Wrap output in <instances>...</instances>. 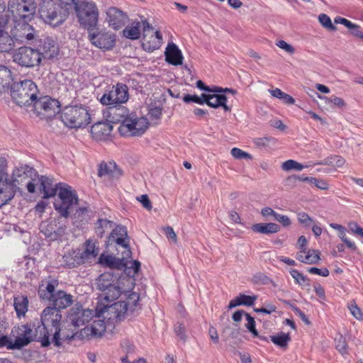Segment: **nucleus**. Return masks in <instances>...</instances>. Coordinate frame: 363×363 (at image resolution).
I'll use <instances>...</instances> for the list:
<instances>
[{
  "label": "nucleus",
  "mask_w": 363,
  "mask_h": 363,
  "mask_svg": "<svg viewBox=\"0 0 363 363\" xmlns=\"http://www.w3.org/2000/svg\"><path fill=\"white\" fill-rule=\"evenodd\" d=\"M113 225V222L108 219L99 218L96 223L95 232L98 236L101 238L106 232L112 229Z\"/></svg>",
  "instance_id": "nucleus-43"
},
{
  "label": "nucleus",
  "mask_w": 363,
  "mask_h": 363,
  "mask_svg": "<svg viewBox=\"0 0 363 363\" xmlns=\"http://www.w3.org/2000/svg\"><path fill=\"white\" fill-rule=\"evenodd\" d=\"M62 315L60 311L55 308H45L41 314L40 320H36L33 326V340L40 341L43 347H48L50 344V337L52 336V341L55 346L60 347L61 341L72 339L75 333L67 330L60 327Z\"/></svg>",
  "instance_id": "nucleus-1"
},
{
  "label": "nucleus",
  "mask_w": 363,
  "mask_h": 363,
  "mask_svg": "<svg viewBox=\"0 0 363 363\" xmlns=\"http://www.w3.org/2000/svg\"><path fill=\"white\" fill-rule=\"evenodd\" d=\"M28 20H18L14 21L15 26L13 30L14 38L20 41L32 40L35 38V31L34 28L27 23Z\"/></svg>",
  "instance_id": "nucleus-19"
},
{
  "label": "nucleus",
  "mask_w": 363,
  "mask_h": 363,
  "mask_svg": "<svg viewBox=\"0 0 363 363\" xmlns=\"http://www.w3.org/2000/svg\"><path fill=\"white\" fill-rule=\"evenodd\" d=\"M311 184L314 185L319 189L325 190L328 189V184L325 180L318 179L315 177H312V179H311Z\"/></svg>",
  "instance_id": "nucleus-64"
},
{
  "label": "nucleus",
  "mask_w": 363,
  "mask_h": 363,
  "mask_svg": "<svg viewBox=\"0 0 363 363\" xmlns=\"http://www.w3.org/2000/svg\"><path fill=\"white\" fill-rule=\"evenodd\" d=\"M276 45L289 54H293L295 52L294 47L283 40L277 41Z\"/></svg>",
  "instance_id": "nucleus-62"
},
{
  "label": "nucleus",
  "mask_w": 363,
  "mask_h": 363,
  "mask_svg": "<svg viewBox=\"0 0 363 363\" xmlns=\"http://www.w3.org/2000/svg\"><path fill=\"white\" fill-rule=\"evenodd\" d=\"M36 11V4L33 0H9L8 12L13 18V21L30 20Z\"/></svg>",
  "instance_id": "nucleus-7"
},
{
  "label": "nucleus",
  "mask_w": 363,
  "mask_h": 363,
  "mask_svg": "<svg viewBox=\"0 0 363 363\" xmlns=\"http://www.w3.org/2000/svg\"><path fill=\"white\" fill-rule=\"evenodd\" d=\"M106 21L113 30H119L129 21L128 16L116 7H110L106 12Z\"/></svg>",
  "instance_id": "nucleus-17"
},
{
  "label": "nucleus",
  "mask_w": 363,
  "mask_h": 363,
  "mask_svg": "<svg viewBox=\"0 0 363 363\" xmlns=\"http://www.w3.org/2000/svg\"><path fill=\"white\" fill-rule=\"evenodd\" d=\"M148 125L149 122L146 118H138L134 113H131L123 123L121 124L118 130L121 135L124 136L140 135L145 133Z\"/></svg>",
  "instance_id": "nucleus-11"
},
{
  "label": "nucleus",
  "mask_w": 363,
  "mask_h": 363,
  "mask_svg": "<svg viewBox=\"0 0 363 363\" xmlns=\"http://www.w3.org/2000/svg\"><path fill=\"white\" fill-rule=\"evenodd\" d=\"M52 7L49 9L41 8L40 15L45 22L52 26H57L62 24L66 19L65 12H62V9L59 6L52 4Z\"/></svg>",
  "instance_id": "nucleus-18"
},
{
  "label": "nucleus",
  "mask_w": 363,
  "mask_h": 363,
  "mask_svg": "<svg viewBox=\"0 0 363 363\" xmlns=\"http://www.w3.org/2000/svg\"><path fill=\"white\" fill-rule=\"evenodd\" d=\"M256 300V296H250L245 294H240L235 298L231 300L228 305V308L231 309L238 306H252L254 304L255 301Z\"/></svg>",
  "instance_id": "nucleus-41"
},
{
  "label": "nucleus",
  "mask_w": 363,
  "mask_h": 363,
  "mask_svg": "<svg viewBox=\"0 0 363 363\" xmlns=\"http://www.w3.org/2000/svg\"><path fill=\"white\" fill-rule=\"evenodd\" d=\"M291 275L295 279L296 282L300 285L303 284L308 281L306 277H305L303 274L300 273L296 269H292L290 272Z\"/></svg>",
  "instance_id": "nucleus-58"
},
{
  "label": "nucleus",
  "mask_w": 363,
  "mask_h": 363,
  "mask_svg": "<svg viewBox=\"0 0 363 363\" xmlns=\"http://www.w3.org/2000/svg\"><path fill=\"white\" fill-rule=\"evenodd\" d=\"M129 99L128 87L123 83H117L102 95L100 102L103 105H120L128 101Z\"/></svg>",
  "instance_id": "nucleus-14"
},
{
  "label": "nucleus",
  "mask_w": 363,
  "mask_h": 363,
  "mask_svg": "<svg viewBox=\"0 0 363 363\" xmlns=\"http://www.w3.org/2000/svg\"><path fill=\"white\" fill-rule=\"evenodd\" d=\"M7 169V160L3 157H0V179L9 178Z\"/></svg>",
  "instance_id": "nucleus-57"
},
{
  "label": "nucleus",
  "mask_w": 363,
  "mask_h": 363,
  "mask_svg": "<svg viewBox=\"0 0 363 363\" xmlns=\"http://www.w3.org/2000/svg\"><path fill=\"white\" fill-rule=\"evenodd\" d=\"M308 165H303L302 164L294 160H289L282 163L281 168L284 171H290L292 169H295L297 171H301L304 168H307Z\"/></svg>",
  "instance_id": "nucleus-46"
},
{
  "label": "nucleus",
  "mask_w": 363,
  "mask_h": 363,
  "mask_svg": "<svg viewBox=\"0 0 363 363\" xmlns=\"http://www.w3.org/2000/svg\"><path fill=\"white\" fill-rule=\"evenodd\" d=\"M36 186H39L40 192L43 194V198H50L56 195L57 190H59V184H53L52 178L45 176L38 177V180L35 182Z\"/></svg>",
  "instance_id": "nucleus-23"
},
{
  "label": "nucleus",
  "mask_w": 363,
  "mask_h": 363,
  "mask_svg": "<svg viewBox=\"0 0 363 363\" xmlns=\"http://www.w3.org/2000/svg\"><path fill=\"white\" fill-rule=\"evenodd\" d=\"M334 22L335 23L344 25L350 30V33L353 36L363 40V31L362 30L360 26L353 23L347 18L340 16H337L335 18Z\"/></svg>",
  "instance_id": "nucleus-32"
},
{
  "label": "nucleus",
  "mask_w": 363,
  "mask_h": 363,
  "mask_svg": "<svg viewBox=\"0 0 363 363\" xmlns=\"http://www.w3.org/2000/svg\"><path fill=\"white\" fill-rule=\"evenodd\" d=\"M36 50L39 52L40 59L52 60L56 58L60 53V47L57 42L51 37L40 39Z\"/></svg>",
  "instance_id": "nucleus-16"
},
{
  "label": "nucleus",
  "mask_w": 363,
  "mask_h": 363,
  "mask_svg": "<svg viewBox=\"0 0 363 363\" xmlns=\"http://www.w3.org/2000/svg\"><path fill=\"white\" fill-rule=\"evenodd\" d=\"M95 315L96 313L94 310L73 308L69 315V319L73 326L80 327L92 320Z\"/></svg>",
  "instance_id": "nucleus-20"
},
{
  "label": "nucleus",
  "mask_w": 363,
  "mask_h": 363,
  "mask_svg": "<svg viewBox=\"0 0 363 363\" xmlns=\"http://www.w3.org/2000/svg\"><path fill=\"white\" fill-rule=\"evenodd\" d=\"M128 240L127 229L122 225H117L113 229L108 237V242L115 241L117 245L128 243Z\"/></svg>",
  "instance_id": "nucleus-31"
},
{
  "label": "nucleus",
  "mask_w": 363,
  "mask_h": 363,
  "mask_svg": "<svg viewBox=\"0 0 363 363\" xmlns=\"http://www.w3.org/2000/svg\"><path fill=\"white\" fill-rule=\"evenodd\" d=\"M8 22L6 13V4L4 0H0V28H2Z\"/></svg>",
  "instance_id": "nucleus-55"
},
{
  "label": "nucleus",
  "mask_w": 363,
  "mask_h": 363,
  "mask_svg": "<svg viewBox=\"0 0 363 363\" xmlns=\"http://www.w3.org/2000/svg\"><path fill=\"white\" fill-rule=\"evenodd\" d=\"M147 34H145L143 36V47L145 50H147L149 52L153 51L156 49H157L162 40V36L160 31L157 30L155 33V35H152L151 38H152L150 40H147L146 39Z\"/></svg>",
  "instance_id": "nucleus-36"
},
{
  "label": "nucleus",
  "mask_w": 363,
  "mask_h": 363,
  "mask_svg": "<svg viewBox=\"0 0 363 363\" xmlns=\"http://www.w3.org/2000/svg\"><path fill=\"white\" fill-rule=\"evenodd\" d=\"M140 22L135 21L123 30V35L130 40H138L140 38Z\"/></svg>",
  "instance_id": "nucleus-37"
},
{
  "label": "nucleus",
  "mask_w": 363,
  "mask_h": 363,
  "mask_svg": "<svg viewBox=\"0 0 363 363\" xmlns=\"http://www.w3.org/2000/svg\"><path fill=\"white\" fill-rule=\"evenodd\" d=\"M183 100L186 103L194 102L201 105L204 104V98L202 95L199 97L197 95L186 94L184 96Z\"/></svg>",
  "instance_id": "nucleus-56"
},
{
  "label": "nucleus",
  "mask_w": 363,
  "mask_h": 363,
  "mask_svg": "<svg viewBox=\"0 0 363 363\" xmlns=\"http://www.w3.org/2000/svg\"><path fill=\"white\" fill-rule=\"evenodd\" d=\"M73 296L66 293L65 291H56L54 297L50 301L53 307H47L46 308H55L60 311V309L66 308L73 303Z\"/></svg>",
  "instance_id": "nucleus-26"
},
{
  "label": "nucleus",
  "mask_w": 363,
  "mask_h": 363,
  "mask_svg": "<svg viewBox=\"0 0 363 363\" xmlns=\"http://www.w3.org/2000/svg\"><path fill=\"white\" fill-rule=\"evenodd\" d=\"M252 230L255 233L268 235L278 233L280 227L274 223H256L252 226Z\"/></svg>",
  "instance_id": "nucleus-38"
},
{
  "label": "nucleus",
  "mask_w": 363,
  "mask_h": 363,
  "mask_svg": "<svg viewBox=\"0 0 363 363\" xmlns=\"http://www.w3.org/2000/svg\"><path fill=\"white\" fill-rule=\"evenodd\" d=\"M270 339L272 342L276 345L281 348H286L291 340V337L289 333L286 334L284 333H280L274 335H271Z\"/></svg>",
  "instance_id": "nucleus-44"
},
{
  "label": "nucleus",
  "mask_w": 363,
  "mask_h": 363,
  "mask_svg": "<svg viewBox=\"0 0 363 363\" xmlns=\"http://www.w3.org/2000/svg\"><path fill=\"white\" fill-rule=\"evenodd\" d=\"M108 310L113 315L114 318L121 320L124 318L129 308L125 301H118L111 305Z\"/></svg>",
  "instance_id": "nucleus-35"
},
{
  "label": "nucleus",
  "mask_w": 363,
  "mask_h": 363,
  "mask_svg": "<svg viewBox=\"0 0 363 363\" xmlns=\"http://www.w3.org/2000/svg\"><path fill=\"white\" fill-rule=\"evenodd\" d=\"M13 61L25 68L39 67L41 64L40 55L36 48L22 46L16 50L13 54Z\"/></svg>",
  "instance_id": "nucleus-9"
},
{
  "label": "nucleus",
  "mask_w": 363,
  "mask_h": 363,
  "mask_svg": "<svg viewBox=\"0 0 363 363\" xmlns=\"http://www.w3.org/2000/svg\"><path fill=\"white\" fill-rule=\"evenodd\" d=\"M11 82V72L6 66L0 65V94L9 91Z\"/></svg>",
  "instance_id": "nucleus-39"
},
{
  "label": "nucleus",
  "mask_w": 363,
  "mask_h": 363,
  "mask_svg": "<svg viewBox=\"0 0 363 363\" xmlns=\"http://www.w3.org/2000/svg\"><path fill=\"white\" fill-rule=\"evenodd\" d=\"M99 250L96 247L95 242L91 240L86 242V249L83 252H81L84 256V259L90 257H95L99 255Z\"/></svg>",
  "instance_id": "nucleus-45"
},
{
  "label": "nucleus",
  "mask_w": 363,
  "mask_h": 363,
  "mask_svg": "<svg viewBox=\"0 0 363 363\" xmlns=\"http://www.w3.org/2000/svg\"><path fill=\"white\" fill-rule=\"evenodd\" d=\"M318 21L320 23L328 30L335 31L337 30V27L332 23L330 18L325 14L321 13L318 16Z\"/></svg>",
  "instance_id": "nucleus-49"
},
{
  "label": "nucleus",
  "mask_w": 363,
  "mask_h": 363,
  "mask_svg": "<svg viewBox=\"0 0 363 363\" xmlns=\"http://www.w3.org/2000/svg\"><path fill=\"white\" fill-rule=\"evenodd\" d=\"M13 306L18 318L25 316L28 307V299L27 296L18 295L14 297Z\"/></svg>",
  "instance_id": "nucleus-40"
},
{
  "label": "nucleus",
  "mask_w": 363,
  "mask_h": 363,
  "mask_svg": "<svg viewBox=\"0 0 363 363\" xmlns=\"http://www.w3.org/2000/svg\"><path fill=\"white\" fill-rule=\"evenodd\" d=\"M67 218L60 216L57 218H50L41 223L40 232L50 240H57L62 237L67 229Z\"/></svg>",
  "instance_id": "nucleus-13"
},
{
  "label": "nucleus",
  "mask_w": 363,
  "mask_h": 363,
  "mask_svg": "<svg viewBox=\"0 0 363 363\" xmlns=\"http://www.w3.org/2000/svg\"><path fill=\"white\" fill-rule=\"evenodd\" d=\"M58 280L49 279L42 281L38 289V296L41 299L50 301L55 294V288L58 286Z\"/></svg>",
  "instance_id": "nucleus-27"
},
{
  "label": "nucleus",
  "mask_w": 363,
  "mask_h": 363,
  "mask_svg": "<svg viewBox=\"0 0 363 363\" xmlns=\"http://www.w3.org/2000/svg\"><path fill=\"white\" fill-rule=\"evenodd\" d=\"M121 347L123 351L127 354H133L135 352V346L133 343L128 340H123L121 343Z\"/></svg>",
  "instance_id": "nucleus-61"
},
{
  "label": "nucleus",
  "mask_w": 363,
  "mask_h": 363,
  "mask_svg": "<svg viewBox=\"0 0 363 363\" xmlns=\"http://www.w3.org/2000/svg\"><path fill=\"white\" fill-rule=\"evenodd\" d=\"M113 130V125L108 122H98L91 128L92 138L96 140H106L109 138Z\"/></svg>",
  "instance_id": "nucleus-25"
},
{
  "label": "nucleus",
  "mask_w": 363,
  "mask_h": 363,
  "mask_svg": "<svg viewBox=\"0 0 363 363\" xmlns=\"http://www.w3.org/2000/svg\"><path fill=\"white\" fill-rule=\"evenodd\" d=\"M137 200L141 203V204L145 209L150 211L152 208L151 201L149 199L147 194H143L141 195L140 196H138Z\"/></svg>",
  "instance_id": "nucleus-63"
},
{
  "label": "nucleus",
  "mask_w": 363,
  "mask_h": 363,
  "mask_svg": "<svg viewBox=\"0 0 363 363\" xmlns=\"http://www.w3.org/2000/svg\"><path fill=\"white\" fill-rule=\"evenodd\" d=\"M140 296L138 293L133 292L128 294V297L126 298V301L125 302V303L128 304V308H129V311L132 312L135 311Z\"/></svg>",
  "instance_id": "nucleus-51"
},
{
  "label": "nucleus",
  "mask_w": 363,
  "mask_h": 363,
  "mask_svg": "<svg viewBox=\"0 0 363 363\" xmlns=\"http://www.w3.org/2000/svg\"><path fill=\"white\" fill-rule=\"evenodd\" d=\"M84 333L93 337L101 336L106 330V324L104 320H96L90 326H86L84 328Z\"/></svg>",
  "instance_id": "nucleus-34"
},
{
  "label": "nucleus",
  "mask_w": 363,
  "mask_h": 363,
  "mask_svg": "<svg viewBox=\"0 0 363 363\" xmlns=\"http://www.w3.org/2000/svg\"><path fill=\"white\" fill-rule=\"evenodd\" d=\"M58 197L61 201L60 204L55 203V208L61 216L67 218L69 210L74 204H77L78 199L71 186L65 184L59 183Z\"/></svg>",
  "instance_id": "nucleus-10"
},
{
  "label": "nucleus",
  "mask_w": 363,
  "mask_h": 363,
  "mask_svg": "<svg viewBox=\"0 0 363 363\" xmlns=\"http://www.w3.org/2000/svg\"><path fill=\"white\" fill-rule=\"evenodd\" d=\"M321 99H324L325 101L326 104L332 103L335 106L338 107L339 108H344L346 106V103L345 101L336 96H331L330 98L326 96H318Z\"/></svg>",
  "instance_id": "nucleus-50"
},
{
  "label": "nucleus",
  "mask_w": 363,
  "mask_h": 363,
  "mask_svg": "<svg viewBox=\"0 0 363 363\" xmlns=\"http://www.w3.org/2000/svg\"><path fill=\"white\" fill-rule=\"evenodd\" d=\"M17 189L10 178L0 179V208L14 198Z\"/></svg>",
  "instance_id": "nucleus-22"
},
{
  "label": "nucleus",
  "mask_w": 363,
  "mask_h": 363,
  "mask_svg": "<svg viewBox=\"0 0 363 363\" xmlns=\"http://www.w3.org/2000/svg\"><path fill=\"white\" fill-rule=\"evenodd\" d=\"M18 336L13 343L7 336L0 337V348L6 346L9 350H20L33 341V329L28 325H22L18 328Z\"/></svg>",
  "instance_id": "nucleus-15"
},
{
  "label": "nucleus",
  "mask_w": 363,
  "mask_h": 363,
  "mask_svg": "<svg viewBox=\"0 0 363 363\" xmlns=\"http://www.w3.org/2000/svg\"><path fill=\"white\" fill-rule=\"evenodd\" d=\"M13 47L14 41L13 38L0 28V52H9L13 50Z\"/></svg>",
  "instance_id": "nucleus-42"
},
{
  "label": "nucleus",
  "mask_w": 363,
  "mask_h": 363,
  "mask_svg": "<svg viewBox=\"0 0 363 363\" xmlns=\"http://www.w3.org/2000/svg\"><path fill=\"white\" fill-rule=\"evenodd\" d=\"M230 153L235 159H252L251 155L238 147H233Z\"/></svg>",
  "instance_id": "nucleus-54"
},
{
  "label": "nucleus",
  "mask_w": 363,
  "mask_h": 363,
  "mask_svg": "<svg viewBox=\"0 0 363 363\" xmlns=\"http://www.w3.org/2000/svg\"><path fill=\"white\" fill-rule=\"evenodd\" d=\"M212 93L202 94V96L204 98V104L214 108L223 107L225 111H230L231 108L226 104L227 97L224 94H219L220 92Z\"/></svg>",
  "instance_id": "nucleus-24"
},
{
  "label": "nucleus",
  "mask_w": 363,
  "mask_h": 363,
  "mask_svg": "<svg viewBox=\"0 0 363 363\" xmlns=\"http://www.w3.org/2000/svg\"><path fill=\"white\" fill-rule=\"evenodd\" d=\"M298 222L305 227H309L313 224V220L305 212L297 213Z\"/></svg>",
  "instance_id": "nucleus-52"
},
{
  "label": "nucleus",
  "mask_w": 363,
  "mask_h": 363,
  "mask_svg": "<svg viewBox=\"0 0 363 363\" xmlns=\"http://www.w3.org/2000/svg\"><path fill=\"white\" fill-rule=\"evenodd\" d=\"M121 175V170L115 162H101L98 167V176L108 179H118Z\"/></svg>",
  "instance_id": "nucleus-28"
},
{
  "label": "nucleus",
  "mask_w": 363,
  "mask_h": 363,
  "mask_svg": "<svg viewBox=\"0 0 363 363\" xmlns=\"http://www.w3.org/2000/svg\"><path fill=\"white\" fill-rule=\"evenodd\" d=\"M74 13L78 23L87 31L98 26L99 11L95 2L79 0L74 6Z\"/></svg>",
  "instance_id": "nucleus-3"
},
{
  "label": "nucleus",
  "mask_w": 363,
  "mask_h": 363,
  "mask_svg": "<svg viewBox=\"0 0 363 363\" xmlns=\"http://www.w3.org/2000/svg\"><path fill=\"white\" fill-rule=\"evenodd\" d=\"M245 317L247 321V323L245 326L249 330V331L252 333L253 336L257 337L262 340L268 341L267 337L259 335L258 332L255 328V321L254 318L249 313H246Z\"/></svg>",
  "instance_id": "nucleus-48"
},
{
  "label": "nucleus",
  "mask_w": 363,
  "mask_h": 363,
  "mask_svg": "<svg viewBox=\"0 0 363 363\" xmlns=\"http://www.w3.org/2000/svg\"><path fill=\"white\" fill-rule=\"evenodd\" d=\"M63 264L68 268L76 267L84 262V256L79 251H69L62 257Z\"/></svg>",
  "instance_id": "nucleus-30"
},
{
  "label": "nucleus",
  "mask_w": 363,
  "mask_h": 363,
  "mask_svg": "<svg viewBox=\"0 0 363 363\" xmlns=\"http://www.w3.org/2000/svg\"><path fill=\"white\" fill-rule=\"evenodd\" d=\"M38 94L39 90L36 84L30 79L13 83L10 89L12 99L20 106H30Z\"/></svg>",
  "instance_id": "nucleus-2"
},
{
  "label": "nucleus",
  "mask_w": 363,
  "mask_h": 363,
  "mask_svg": "<svg viewBox=\"0 0 363 363\" xmlns=\"http://www.w3.org/2000/svg\"><path fill=\"white\" fill-rule=\"evenodd\" d=\"M38 177V173L33 167L21 164L13 169L10 179L17 189L18 185H26L27 191L33 194L35 191Z\"/></svg>",
  "instance_id": "nucleus-6"
},
{
  "label": "nucleus",
  "mask_w": 363,
  "mask_h": 363,
  "mask_svg": "<svg viewBox=\"0 0 363 363\" xmlns=\"http://www.w3.org/2000/svg\"><path fill=\"white\" fill-rule=\"evenodd\" d=\"M31 106L34 113L45 119L54 118L60 111L59 101L49 96L37 97Z\"/></svg>",
  "instance_id": "nucleus-8"
},
{
  "label": "nucleus",
  "mask_w": 363,
  "mask_h": 363,
  "mask_svg": "<svg viewBox=\"0 0 363 363\" xmlns=\"http://www.w3.org/2000/svg\"><path fill=\"white\" fill-rule=\"evenodd\" d=\"M352 315L357 320L363 319V313L360 308L355 304V303H351L348 306Z\"/></svg>",
  "instance_id": "nucleus-59"
},
{
  "label": "nucleus",
  "mask_w": 363,
  "mask_h": 363,
  "mask_svg": "<svg viewBox=\"0 0 363 363\" xmlns=\"http://www.w3.org/2000/svg\"><path fill=\"white\" fill-rule=\"evenodd\" d=\"M87 33L91 43L101 50H110L116 44V35L106 29L100 30L96 26L88 30Z\"/></svg>",
  "instance_id": "nucleus-12"
},
{
  "label": "nucleus",
  "mask_w": 363,
  "mask_h": 363,
  "mask_svg": "<svg viewBox=\"0 0 363 363\" xmlns=\"http://www.w3.org/2000/svg\"><path fill=\"white\" fill-rule=\"evenodd\" d=\"M320 252L315 250H308L304 256V263L308 264H316L320 260Z\"/></svg>",
  "instance_id": "nucleus-47"
},
{
  "label": "nucleus",
  "mask_w": 363,
  "mask_h": 363,
  "mask_svg": "<svg viewBox=\"0 0 363 363\" xmlns=\"http://www.w3.org/2000/svg\"><path fill=\"white\" fill-rule=\"evenodd\" d=\"M104 115L106 117V121L111 123H123L124 121L129 116L128 110L123 106L111 105L106 111Z\"/></svg>",
  "instance_id": "nucleus-21"
},
{
  "label": "nucleus",
  "mask_w": 363,
  "mask_h": 363,
  "mask_svg": "<svg viewBox=\"0 0 363 363\" xmlns=\"http://www.w3.org/2000/svg\"><path fill=\"white\" fill-rule=\"evenodd\" d=\"M99 262L102 264L110 267L111 269H123L127 267V263L124 262V259H120L111 255L104 256L99 257Z\"/></svg>",
  "instance_id": "nucleus-33"
},
{
  "label": "nucleus",
  "mask_w": 363,
  "mask_h": 363,
  "mask_svg": "<svg viewBox=\"0 0 363 363\" xmlns=\"http://www.w3.org/2000/svg\"><path fill=\"white\" fill-rule=\"evenodd\" d=\"M165 57L167 62L172 65L177 66L182 64L183 55L174 43L168 44L165 51Z\"/></svg>",
  "instance_id": "nucleus-29"
},
{
  "label": "nucleus",
  "mask_w": 363,
  "mask_h": 363,
  "mask_svg": "<svg viewBox=\"0 0 363 363\" xmlns=\"http://www.w3.org/2000/svg\"><path fill=\"white\" fill-rule=\"evenodd\" d=\"M61 118L64 124L70 128H82L91 123V116L86 107L70 106L64 108Z\"/></svg>",
  "instance_id": "nucleus-5"
},
{
  "label": "nucleus",
  "mask_w": 363,
  "mask_h": 363,
  "mask_svg": "<svg viewBox=\"0 0 363 363\" xmlns=\"http://www.w3.org/2000/svg\"><path fill=\"white\" fill-rule=\"evenodd\" d=\"M311 179H312V177H304L303 175L298 176V175L294 174V175L289 176L286 178V182L289 184H292V185H295L296 182H298V181L307 182L311 184Z\"/></svg>",
  "instance_id": "nucleus-53"
},
{
  "label": "nucleus",
  "mask_w": 363,
  "mask_h": 363,
  "mask_svg": "<svg viewBox=\"0 0 363 363\" xmlns=\"http://www.w3.org/2000/svg\"><path fill=\"white\" fill-rule=\"evenodd\" d=\"M118 246L123 249V250L121 251L122 257L121 258H120V259H124V262H126L128 264L127 260L131 257L132 255V252L129 247V242Z\"/></svg>",
  "instance_id": "nucleus-60"
},
{
  "label": "nucleus",
  "mask_w": 363,
  "mask_h": 363,
  "mask_svg": "<svg viewBox=\"0 0 363 363\" xmlns=\"http://www.w3.org/2000/svg\"><path fill=\"white\" fill-rule=\"evenodd\" d=\"M122 281L109 273H104L97 279V288L101 292V296L106 301L116 300L122 294L126 295L121 286Z\"/></svg>",
  "instance_id": "nucleus-4"
}]
</instances>
